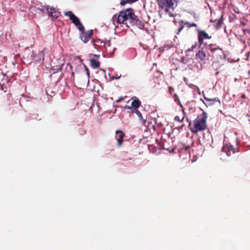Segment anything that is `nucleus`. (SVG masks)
<instances>
[{
	"label": "nucleus",
	"mask_w": 250,
	"mask_h": 250,
	"mask_svg": "<svg viewBox=\"0 0 250 250\" xmlns=\"http://www.w3.org/2000/svg\"><path fill=\"white\" fill-rule=\"evenodd\" d=\"M135 18L134 10L131 8L119 12L118 14L113 16L112 20L118 24H124L126 26H132V23Z\"/></svg>",
	"instance_id": "f257e3e1"
},
{
	"label": "nucleus",
	"mask_w": 250,
	"mask_h": 250,
	"mask_svg": "<svg viewBox=\"0 0 250 250\" xmlns=\"http://www.w3.org/2000/svg\"><path fill=\"white\" fill-rule=\"evenodd\" d=\"M212 53V56L215 57L217 54L220 56L223 54V50L219 47H213L212 44H209L205 47H202L196 54V58L199 59L201 62H205L206 60H209L210 55L208 51Z\"/></svg>",
	"instance_id": "f03ea898"
},
{
	"label": "nucleus",
	"mask_w": 250,
	"mask_h": 250,
	"mask_svg": "<svg viewBox=\"0 0 250 250\" xmlns=\"http://www.w3.org/2000/svg\"><path fill=\"white\" fill-rule=\"evenodd\" d=\"M207 113L204 112L201 115L194 120L192 122H189V128L191 132L196 134L202 131L207 128Z\"/></svg>",
	"instance_id": "7ed1b4c3"
},
{
	"label": "nucleus",
	"mask_w": 250,
	"mask_h": 250,
	"mask_svg": "<svg viewBox=\"0 0 250 250\" xmlns=\"http://www.w3.org/2000/svg\"><path fill=\"white\" fill-rule=\"evenodd\" d=\"M156 1L159 8L165 9L166 12L173 10L177 5L176 0H157Z\"/></svg>",
	"instance_id": "20e7f679"
},
{
	"label": "nucleus",
	"mask_w": 250,
	"mask_h": 250,
	"mask_svg": "<svg viewBox=\"0 0 250 250\" xmlns=\"http://www.w3.org/2000/svg\"><path fill=\"white\" fill-rule=\"evenodd\" d=\"M64 14L66 16L69 17V19L77 27L80 31H83L84 29V26L80 21L79 19L76 16L72 11L65 12Z\"/></svg>",
	"instance_id": "39448f33"
},
{
	"label": "nucleus",
	"mask_w": 250,
	"mask_h": 250,
	"mask_svg": "<svg viewBox=\"0 0 250 250\" xmlns=\"http://www.w3.org/2000/svg\"><path fill=\"white\" fill-rule=\"evenodd\" d=\"M45 9L47 12L48 16L53 19H56L59 17L61 15V13L56 8L45 6Z\"/></svg>",
	"instance_id": "423d86ee"
},
{
	"label": "nucleus",
	"mask_w": 250,
	"mask_h": 250,
	"mask_svg": "<svg viewBox=\"0 0 250 250\" xmlns=\"http://www.w3.org/2000/svg\"><path fill=\"white\" fill-rule=\"evenodd\" d=\"M198 33V40L200 45L204 42V39H210L211 36H209L204 30H201L200 29H197Z\"/></svg>",
	"instance_id": "0eeeda50"
},
{
	"label": "nucleus",
	"mask_w": 250,
	"mask_h": 250,
	"mask_svg": "<svg viewBox=\"0 0 250 250\" xmlns=\"http://www.w3.org/2000/svg\"><path fill=\"white\" fill-rule=\"evenodd\" d=\"M185 26L188 28H190L192 27H197L198 26L197 24L195 23H190L188 21H181L179 22V27L178 29V32L177 33V35L179 34L181 31L183 29Z\"/></svg>",
	"instance_id": "6e6552de"
},
{
	"label": "nucleus",
	"mask_w": 250,
	"mask_h": 250,
	"mask_svg": "<svg viewBox=\"0 0 250 250\" xmlns=\"http://www.w3.org/2000/svg\"><path fill=\"white\" fill-rule=\"evenodd\" d=\"M81 31L80 38L84 43H86L92 37L93 35V30H91L88 32H86L84 29Z\"/></svg>",
	"instance_id": "1a4fd4ad"
},
{
	"label": "nucleus",
	"mask_w": 250,
	"mask_h": 250,
	"mask_svg": "<svg viewBox=\"0 0 250 250\" xmlns=\"http://www.w3.org/2000/svg\"><path fill=\"white\" fill-rule=\"evenodd\" d=\"M125 136V133L121 130H117L116 131L115 139L118 142V146H121Z\"/></svg>",
	"instance_id": "9d476101"
},
{
	"label": "nucleus",
	"mask_w": 250,
	"mask_h": 250,
	"mask_svg": "<svg viewBox=\"0 0 250 250\" xmlns=\"http://www.w3.org/2000/svg\"><path fill=\"white\" fill-rule=\"evenodd\" d=\"M33 58L34 61L38 62L44 59V54L42 52H39L37 54H34V52H32Z\"/></svg>",
	"instance_id": "9b49d317"
},
{
	"label": "nucleus",
	"mask_w": 250,
	"mask_h": 250,
	"mask_svg": "<svg viewBox=\"0 0 250 250\" xmlns=\"http://www.w3.org/2000/svg\"><path fill=\"white\" fill-rule=\"evenodd\" d=\"M222 17V16H221V18H219L218 20H213V19H211L210 20V22H215V23L214 24V26L216 28L219 29L221 27L222 24H223Z\"/></svg>",
	"instance_id": "f8f14e48"
},
{
	"label": "nucleus",
	"mask_w": 250,
	"mask_h": 250,
	"mask_svg": "<svg viewBox=\"0 0 250 250\" xmlns=\"http://www.w3.org/2000/svg\"><path fill=\"white\" fill-rule=\"evenodd\" d=\"M90 66L94 69L100 67V63L99 61L95 58L90 60Z\"/></svg>",
	"instance_id": "ddd939ff"
},
{
	"label": "nucleus",
	"mask_w": 250,
	"mask_h": 250,
	"mask_svg": "<svg viewBox=\"0 0 250 250\" xmlns=\"http://www.w3.org/2000/svg\"><path fill=\"white\" fill-rule=\"evenodd\" d=\"M135 25L140 29H142L144 27V24L139 19H137V17L135 15V18L132 23V26Z\"/></svg>",
	"instance_id": "4468645a"
},
{
	"label": "nucleus",
	"mask_w": 250,
	"mask_h": 250,
	"mask_svg": "<svg viewBox=\"0 0 250 250\" xmlns=\"http://www.w3.org/2000/svg\"><path fill=\"white\" fill-rule=\"evenodd\" d=\"M224 149L226 151V154L228 156H229L232 154H233L235 152V149L232 146H226Z\"/></svg>",
	"instance_id": "2eb2a0df"
},
{
	"label": "nucleus",
	"mask_w": 250,
	"mask_h": 250,
	"mask_svg": "<svg viewBox=\"0 0 250 250\" xmlns=\"http://www.w3.org/2000/svg\"><path fill=\"white\" fill-rule=\"evenodd\" d=\"M142 124L143 125L146 126L148 129H150L154 127V125L152 123L147 120L143 119L142 121Z\"/></svg>",
	"instance_id": "dca6fc26"
},
{
	"label": "nucleus",
	"mask_w": 250,
	"mask_h": 250,
	"mask_svg": "<svg viewBox=\"0 0 250 250\" xmlns=\"http://www.w3.org/2000/svg\"><path fill=\"white\" fill-rule=\"evenodd\" d=\"M30 12L34 15L40 14L42 12V10L41 8L35 6L31 7L30 8Z\"/></svg>",
	"instance_id": "f3484780"
},
{
	"label": "nucleus",
	"mask_w": 250,
	"mask_h": 250,
	"mask_svg": "<svg viewBox=\"0 0 250 250\" xmlns=\"http://www.w3.org/2000/svg\"><path fill=\"white\" fill-rule=\"evenodd\" d=\"M141 104V102L139 99H135L132 102L131 105L135 109L138 108Z\"/></svg>",
	"instance_id": "a211bd4d"
},
{
	"label": "nucleus",
	"mask_w": 250,
	"mask_h": 250,
	"mask_svg": "<svg viewBox=\"0 0 250 250\" xmlns=\"http://www.w3.org/2000/svg\"><path fill=\"white\" fill-rule=\"evenodd\" d=\"M172 96H173V97L174 98V101L175 102H176L180 105V106L182 108V110H183V112H184L183 106L182 104L180 102V100L179 98H178L177 95L176 94H174V95H172Z\"/></svg>",
	"instance_id": "6ab92c4d"
},
{
	"label": "nucleus",
	"mask_w": 250,
	"mask_h": 250,
	"mask_svg": "<svg viewBox=\"0 0 250 250\" xmlns=\"http://www.w3.org/2000/svg\"><path fill=\"white\" fill-rule=\"evenodd\" d=\"M29 120H37L38 121H40L41 120V118H39V116L38 114H33L31 117H29Z\"/></svg>",
	"instance_id": "aec40b11"
},
{
	"label": "nucleus",
	"mask_w": 250,
	"mask_h": 250,
	"mask_svg": "<svg viewBox=\"0 0 250 250\" xmlns=\"http://www.w3.org/2000/svg\"><path fill=\"white\" fill-rule=\"evenodd\" d=\"M62 65H63V64H61L60 65H58V66H56V67H55V66H53L52 67V68L53 69V70L55 71V72H58L59 71H61L62 69Z\"/></svg>",
	"instance_id": "412c9836"
},
{
	"label": "nucleus",
	"mask_w": 250,
	"mask_h": 250,
	"mask_svg": "<svg viewBox=\"0 0 250 250\" xmlns=\"http://www.w3.org/2000/svg\"><path fill=\"white\" fill-rule=\"evenodd\" d=\"M204 99L207 101H208V102H212V103L209 104V105H211L213 103H214L215 102H217V100L216 98H214V99H210V98H207L205 96H204Z\"/></svg>",
	"instance_id": "4be33fe9"
},
{
	"label": "nucleus",
	"mask_w": 250,
	"mask_h": 250,
	"mask_svg": "<svg viewBox=\"0 0 250 250\" xmlns=\"http://www.w3.org/2000/svg\"><path fill=\"white\" fill-rule=\"evenodd\" d=\"M133 112L135 113L138 115L141 120L143 119L141 112L137 109H134Z\"/></svg>",
	"instance_id": "5701e85b"
},
{
	"label": "nucleus",
	"mask_w": 250,
	"mask_h": 250,
	"mask_svg": "<svg viewBox=\"0 0 250 250\" xmlns=\"http://www.w3.org/2000/svg\"><path fill=\"white\" fill-rule=\"evenodd\" d=\"M184 119V117H183L182 119H180V117L178 116H176L174 118V120L178 122H182Z\"/></svg>",
	"instance_id": "b1692460"
},
{
	"label": "nucleus",
	"mask_w": 250,
	"mask_h": 250,
	"mask_svg": "<svg viewBox=\"0 0 250 250\" xmlns=\"http://www.w3.org/2000/svg\"><path fill=\"white\" fill-rule=\"evenodd\" d=\"M244 34L246 35L249 34L250 35V29H244L243 30Z\"/></svg>",
	"instance_id": "393cba45"
},
{
	"label": "nucleus",
	"mask_w": 250,
	"mask_h": 250,
	"mask_svg": "<svg viewBox=\"0 0 250 250\" xmlns=\"http://www.w3.org/2000/svg\"><path fill=\"white\" fill-rule=\"evenodd\" d=\"M168 90H169V92L170 93V94L171 95H172V93L173 92V91L174 90V88L171 86H169Z\"/></svg>",
	"instance_id": "a878e982"
},
{
	"label": "nucleus",
	"mask_w": 250,
	"mask_h": 250,
	"mask_svg": "<svg viewBox=\"0 0 250 250\" xmlns=\"http://www.w3.org/2000/svg\"><path fill=\"white\" fill-rule=\"evenodd\" d=\"M126 3H127V1H126V0H122L121 1V5L124 6L125 5Z\"/></svg>",
	"instance_id": "bb28decb"
},
{
	"label": "nucleus",
	"mask_w": 250,
	"mask_h": 250,
	"mask_svg": "<svg viewBox=\"0 0 250 250\" xmlns=\"http://www.w3.org/2000/svg\"><path fill=\"white\" fill-rule=\"evenodd\" d=\"M86 70L87 71V75L86 80H87V82H89V71H88L87 68H86Z\"/></svg>",
	"instance_id": "cd10ccee"
},
{
	"label": "nucleus",
	"mask_w": 250,
	"mask_h": 250,
	"mask_svg": "<svg viewBox=\"0 0 250 250\" xmlns=\"http://www.w3.org/2000/svg\"><path fill=\"white\" fill-rule=\"evenodd\" d=\"M137 0H126V1H127L128 3H133Z\"/></svg>",
	"instance_id": "c85d7f7f"
},
{
	"label": "nucleus",
	"mask_w": 250,
	"mask_h": 250,
	"mask_svg": "<svg viewBox=\"0 0 250 250\" xmlns=\"http://www.w3.org/2000/svg\"><path fill=\"white\" fill-rule=\"evenodd\" d=\"M124 108L125 109H130L132 108L131 107L129 106V105H125V107H124Z\"/></svg>",
	"instance_id": "c756f323"
},
{
	"label": "nucleus",
	"mask_w": 250,
	"mask_h": 250,
	"mask_svg": "<svg viewBox=\"0 0 250 250\" xmlns=\"http://www.w3.org/2000/svg\"><path fill=\"white\" fill-rule=\"evenodd\" d=\"M10 109H11L12 113H13L14 111V107L12 106L10 108Z\"/></svg>",
	"instance_id": "7c9ffc66"
},
{
	"label": "nucleus",
	"mask_w": 250,
	"mask_h": 250,
	"mask_svg": "<svg viewBox=\"0 0 250 250\" xmlns=\"http://www.w3.org/2000/svg\"><path fill=\"white\" fill-rule=\"evenodd\" d=\"M122 100H123V98H120V99H119L117 100V102H121V101H122Z\"/></svg>",
	"instance_id": "2f4dec72"
},
{
	"label": "nucleus",
	"mask_w": 250,
	"mask_h": 250,
	"mask_svg": "<svg viewBox=\"0 0 250 250\" xmlns=\"http://www.w3.org/2000/svg\"><path fill=\"white\" fill-rule=\"evenodd\" d=\"M241 97L243 98V99H245L246 98V96L245 94H242V96H241Z\"/></svg>",
	"instance_id": "473e14b6"
},
{
	"label": "nucleus",
	"mask_w": 250,
	"mask_h": 250,
	"mask_svg": "<svg viewBox=\"0 0 250 250\" xmlns=\"http://www.w3.org/2000/svg\"><path fill=\"white\" fill-rule=\"evenodd\" d=\"M67 65H69V66H70V68L71 69H72V65H70V64H69V63H67Z\"/></svg>",
	"instance_id": "72a5a7b5"
},
{
	"label": "nucleus",
	"mask_w": 250,
	"mask_h": 250,
	"mask_svg": "<svg viewBox=\"0 0 250 250\" xmlns=\"http://www.w3.org/2000/svg\"><path fill=\"white\" fill-rule=\"evenodd\" d=\"M194 47H195V46H192V49H193Z\"/></svg>",
	"instance_id": "f704fd0d"
},
{
	"label": "nucleus",
	"mask_w": 250,
	"mask_h": 250,
	"mask_svg": "<svg viewBox=\"0 0 250 250\" xmlns=\"http://www.w3.org/2000/svg\"><path fill=\"white\" fill-rule=\"evenodd\" d=\"M94 56H95V57H98L97 55H95Z\"/></svg>",
	"instance_id": "c9c22d12"
},
{
	"label": "nucleus",
	"mask_w": 250,
	"mask_h": 250,
	"mask_svg": "<svg viewBox=\"0 0 250 250\" xmlns=\"http://www.w3.org/2000/svg\"><path fill=\"white\" fill-rule=\"evenodd\" d=\"M203 102H204V103L206 104V103L204 102V101L203 100Z\"/></svg>",
	"instance_id": "e433bc0d"
}]
</instances>
